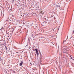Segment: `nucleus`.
<instances>
[{"mask_svg": "<svg viewBox=\"0 0 74 74\" xmlns=\"http://www.w3.org/2000/svg\"><path fill=\"white\" fill-rule=\"evenodd\" d=\"M69 52V50H67V49H64V53H67Z\"/></svg>", "mask_w": 74, "mask_h": 74, "instance_id": "1", "label": "nucleus"}, {"mask_svg": "<svg viewBox=\"0 0 74 74\" xmlns=\"http://www.w3.org/2000/svg\"><path fill=\"white\" fill-rule=\"evenodd\" d=\"M35 51L36 53V54H37V56H38V55H39V53H38V50L37 49H35Z\"/></svg>", "mask_w": 74, "mask_h": 74, "instance_id": "2", "label": "nucleus"}, {"mask_svg": "<svg viewBox=\"0 0 74 74\" xmlns=\"http://www.w3.org/2000/svg\"><path fill=\"white\" fill-rule=\"evenodd\" d=\"M23 62L22 61L19 64V65L20 66H22V64H23Z\"/></svg>", "mask_w": 74, "mask_h": 74, "instance_id": "3", "label": "nucleus"}, {"mask_svg": "<svg viewBox=\"0 0 74 74\" xmlns=\"http://www.w3.org/2000/svg\"><path fill=\"white\" fill-rule=\"evenodd\" d=\"M0 45H6V43L5 42H3V43L2 44H0Z\"/></svg>", "mask_w": 74, "mask_h": 74, "instance_id": "4", "label": "nucleus"}, {"mask_svg": "<svg viewBox=\"0 0 74 74\" xmlns=\"http://www.w3.org/2000/svg\"><path fill=\"white\" fill-rule=\"evenodd\" d=\"M4 39H5V38H4V39L3 37L2 38V39L1 40V41H3L4 40Z\"/></svg>", "mask_w": 74, "mask_h": 74, "instance_id": "5", "label": "nucleus"}, {"mask_svg": "<svg viewBox=\"0 0 74 74\" xmlns=\"http://www.w3.org/2000/svg\"><path fill=\"white\" fill-rule=\"evenodd\" d=\"M40 55L41 56V57H40V60H41V59H42V58H41V56L42 55H41V53H40Z\"/></svg>", "mask_w": 74, "mask_h": 74, "instance_id": "6", "label": "nucleus"}, {"mask_svg": "<svg viewBox=\"0 0 74 74\" xmlns=\"http://www.w3.org/2000/svg\"><path fill=\"white\" fill-rule=\"evenodd\" d=\"M5 47L6 49V50L7 49V46H5Z\"/></svg>", "mask_w": 74, "mask_h": 74, "instance_id": "7", "label": "nucleus"}, {"mask_svg": "<svg viewBox=\"0 0 74 74\" xmlns=\"http://www.w3.org/2000/svg\"><path fill=\"white\" fill-rule=\"evenodd\" d=\"M64 42H66V40H64V41H63V44H64Z\"/></svg>", "mask_w": 74, "mask_h": 74, "instance_id": "8", "label": "nucleus"}, {"mask_svg": "<svg viewBox=\"0 0 74 74\" xmlns=\"http://www.w3.org/2000/svg\"><path fill=\"white\" fill-rule=\"evenodd\" d=\"M74 34V30L73 31V34Z\"/></svg>", "mask_w": 74, "mask_h": 74, "instance_id": "9", "label": "nucleus"}, {"mask_svg": "<svg viewBox=\"0 0 74 74\" xmlns=\"http://www.w3.org/2000/svg\"><path fill=\"white\" fill-rule=\"evenodd\" d=\"M71 63L72 65L73 64H74V63Z\"/></svg>", "mask_w": 74, "mask_h": 74, "instance_id": "10", "label": "nucleus"}, {"mask_svg": "<svg viewBox=\"0 0 74 74\" xmlns=\"http://www.w3.org/2000/svg\"><path fill=\"white\" fill-rule=\"evenodd\" d=\"M1 59V60H2V59H1V57L0 58Z\"/></svg>", "mask_w": 74, "mask_h": 74, "instance_id": "11", "label": "nucleus"}, {"mask_svg": "<svg viewBox=\"0 0 74 74\" xmlns=\"http://www.w3.org/2000/svg\"><path fill=\"white\" fill-rule=\"evenodd\" d=\"M30 64H31V65H32V63H31V62H30Z\"/></svg>", "mask_w": 74, "mask_h": 74, "instance_id": "12", "label": "nucleus"}, {"mask_svg": "<svg viewBox=\"0 0 74 74\" xmlns=\"http://www.w3.org/2000/svg\"><path fill=\"white\" fill-rule=\"evenodd\" d=\"M32 69L34 70V68H33Z\"/></svg>", "mask_w": 74, "mask_h": 74, "instance_id": "13", "label": "nucleus"}, {"mask_svg": "<svg viewBox=\"0 0 74 74\" xmlns=\"http://www.w3.org/2000/svg\"><path fill=\"white\" fill-rule=\"evenodd\" d=\"M71 59H72L73 58V57H71Z\"/></svg>", "mask_w": 74, "mask_h": 74, "instance_id": "14", "label": "nucleus"}, {"mask_svg": "<svg viewBox=\"0 0 74 74\" xmlns=\"http://www.w3.org/2000/svg\"><path fill=\"white\" fill-rule=\"evenodd\" d=\"M72 60H73V61L74 60V59L73 58Z\"/></svg>", "mask_w": 74, "mask_h": 74, "instance_id": "15", "label": "nucleus"}, {"mask_svg": "<svg viewBox=\"0 0 74 74\" xmlns=\"http://www.w3.org/2000/svg\"><path fill=\"white\" fill-rule=\"evenodd\" d=\"M7 38V40H8V38Z\"/></svg>", "mask_w": 74, "mask_h": 74, "instance_id": "16", "label": "nucleus"}, {"mask_svg": "<svg viewBox=\"0 0 74 74\" xmlns=\"http://www.w3.org/2000/svg\"><path fill=\"white\" fill-rule=\"evenodd\" d=\"M51 43L52 44H53V43L52 42H51Z\"/></svg>", "mask_w": 74, "mask_h": 74, "instance_id": "17", "label": "nucleus"}, {"mask_svg": "<svg viewBox=\"0 0 74 74\" xmlns=\"http://www.w3.org/2000/svg\"><path fill=\"white\" fill-rule=\"evenodd\" d=\"M53 37V36H51V37Z\"/></svg>", "mask_w": 74, "mask_h": 74, "instance_id": "18", "label": "nucleus"}, {"mask_svg": "<svg viewBox=\"0 0 74 74\" xmlns=\"http://www.w3.org/2000/svg\"><path fill=\"white\" fill-rule=\"evenodd\" d=\"M6 73H7V72L6 71Z\"/></svg>", "mask_w": 74, "mask_h": 74, "instance_id": "19", "label": "nucleus"}, {"mask_svg": "<svg viewBox=\"0 0 74 74\" xmlns=\"http://www.w3.org/2000/svg\"><path fill=\"white\" fill-rule=\"evenodd\" d=\"M53 45H54V44H53Z\"/></svg>", "mask_w": 74, "mask_h": 74, "instance_id": "20", "label": "nucleus"}, {"mask_svg": "<svg viewBox=\"0 0 74 74\" xmlns=\"http://www.w3.org/2000/svg\"><path fill=\"white\" fill-rule=\"evenodd\" d=\"M10 38H9V39H10Z\"/></svg>", "mask_w": 74, "mask_h": 74, "instance_id": "21", "label": "nucleus"}, {"mask_svg": "<svg viewBox=\"0 0 74 74\" xmlns=\"http://www.w3.org/2000/svg\"><path fill=\"white\" fill-rule=\"evenodd\" d=\"M8 37H9V36H8Z\"/></svg>", "mask_w": 74, "mask_h": 74, "instance_id": "22", "label": "nucleus"}]
</instances>
